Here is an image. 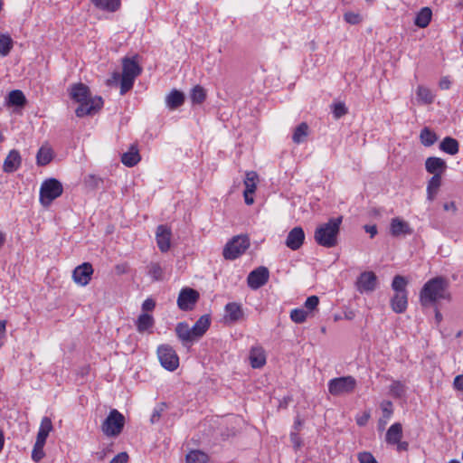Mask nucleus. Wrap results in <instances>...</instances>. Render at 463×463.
Masks as SVG:
<instances>
[{"instance_id": "obj_19", "label": "nucleus", "mask_w": 463, "mask_h": 463, "mask_svg": "<svg viewBox=\"0 0 463 463\" xmlns=\"http://www.w3.org/2000/svg\"><path fill=\"white\" fill-rule=\"evenodd\" d=\"M22 164V157L20 153L16 149H13L9 152L3 164V171L10 174L15 172Z\"/></svg>"}, {"instance_id": "obj_16", "label": "nucleus", "mask_w": 463, "mask_h": 463, "mask_svg": "<svg viewBox=\"0 0 463 463\" xmlns=\"http://www.w3.org/2000/svg\"><path fill=\"white\" fill-rule=\"evenodd\" d=\"M224 319L228 323H236L244 317L242 306L237 302H229L224 307Z\"/></svg>"}, {"instance_id": "obj_15", "label": "nucleus", "mask_w": 463, "mask_h": 463, "mask_svg": "<svg viewBox=\"0 0 463 463\" xmlns=\"http://www.w3.org/2000/svg\"><path fill=\"white\" fill-rule=\"evenodd\" d=\"M305 232L304 230L298 226L294 227L288 234L285 244L292 250H298L304 243Z\"/></svg>"}, {"instance_id": "obj_33", "label": "nucleus", "mask_w": 463, "mask_h": 463, "mask_svg": "<svg viewBox=\"0 0 463 463\" xmlns=\"http://www.w3.org/2000/svg\"><path fill=\"white\" fill-rule=\"evenodd\" d=\"M420 140L423 146H430L438 140V136L429 128H424L420 131Z\"/></svg>"}, {"instance_id": "obj_54", "label": "nucleus", "mask_w": 463, "mask_h": 463, "mask_svg": "<svg viewBox=\"0 0 463 463\" xmlns=\"http://www.w3.org/2000/svg\"><path fill=\"white\" fill-rule=\"evenodd\" d=\"M128 459V456L126 452H121L115 456L110 463H127Z\"/></svg>"}, {"instance_id": "obj_59", "label": "nucleus", "mask_w": 463, "mask_h": 463, "mask_svg": "<svg viewBox=\"0 0 463 463\" xmlns=\"http://www.w3.org/2000/svg\"><path fill=\"white\" fill-rule=\"evenodd\" d=\"M252 194L253 193H250V192H247V191L243 192L244 201H245V203L248 204V205L252 204L253 202H254L253 197L251 196Z\"/></svg>"}, {"instance_id": "obj_48", "label": "nucleus", "mask_w": 463, "mask_h": 463, "mask_svg": "<svg viewBox=\"0 0 463 463\" xmlns=\"http://www.w3.org/2000/svg\"><path fill=\"white\" fill-rule=\"evenodd\" d=\"M347 113L345 105L342 102H338L333 105V114L335 118L338 119Z\"/></svg>"}, {"instance_id": "obj_1", "label": "nucleus", "mask_w": 463, "mask_h": 463, "mask_svg": "<svg viewBox=\"0 0 463 463\" xmlns=\"http://www.w3.org/2000/svg\"><path fill=\"white\" fill-rule=\"evenodd\" d=\"M69 95L73 101L79 103L75 110V114L79 118L92 116L103 106L101 97H92L89 87L81 82L72 84L69 88Z\"/></svg>"}, {"instance_id": "obj_22", "label": "nucleus", "mask_w": 463, "mask_h": 463, "mask_svg": "<svg viewBox=\"0 0 463 463\" xmlns=\"http://www.w3.org/2000/svg\"><path fill=\"white\" fill-rule=\"evenodd\" d=\"M407 306L408 293L394 294V296L391 299L392 309L397 314L405 312V310L407 309Z\"/></svg>"}, {"instance_id": "obj_44", "label": "nucleus", "mask_w": 463, "mask_h": 463, "mask_svg": "<svg viewBox=\"0 0 463 463\" xmlns=\"http://www.w3.org/2000/svg\"><path fill=\"white\" fill-rule=\"evenodd\" d=\"M307 317V312L303 308H295L290 312V318L293 322L301 324L306 321Z\"/></svg>"}, {"instance_id": "obj_53", "label": "nucleus", "mask_w": 463, "mask_h": 463, "mask_svg": "<svg viewBox=\"0 0 463 463\" xmlns=\"http://www.w3.org/2000/svg\"><path fill=\"white\" fill-rule=\"evenodd\" d=\"M156 307V302L152 298H146L142 304L144 313L152 311Z\"/></svg>"}, {"instance_id": "obj_21", "label": "nucleus", "mask_w": 463, "mask_h": 463, "mask_svg": "<svg viewBox=\"0 0 463 463\" xmlns=\"http://www.w3.org/2000/svg\"><path fill=\"white\" fill-rule=\"evenodd\" d=\"M250 363L252 368H261L266 364V354L261 346H253L250 351Z\"/></svg>"}, {"instance_id": "obj_7", "label": "nucleus", "mask_w": 463, "mask_h": 463, "mask_svg": "<svg viewBox=\"0 0 463 463\" xmlns=\"http://www.w3.org/2000/svg\"><path fill=\"white\" fill-rule=\"evenodd\" d=\"M125 425V417L116 409H112L101 425L102 432L108 437L118 436Z\"/></svg>"}, {"instance_id": "obj_14", "label": "nucleus", "mask_w": 463, "mask_h": 463, "mask_svg": "<svg viewBox=\"0 0 463 463\" xmlns=\"http://www.w3.org/2000/svg\"><path fill=\"white\" fill-rule=\"evenodd\" d=\"M377 287V277L373 271H364L356 280L357 290L361 293L372 292Z\"/></svg>"}, {"instance_id": "obj_8", "label": "nucleus", "mask_w": 463, "mask_h": 463, "mask_svg": "<svg viewBox=\"0 0 463 463\" xmlns=\"http://www.w3.org/2000/svg\"><path fill=\"white\" fill-rule=\"evenodd\" d=\"M327 387L331 395L342 396L354 392L356 387V380L351 375L336 377L328 382Z\"/></svg>"}, {"instance_id": "obj_61", "label": "nucleus", "mask_w": 463, "mask_h": 463, "mask_svg": "<svg viewBox=\"0 0 463 463\" xmlns=\"http://www.w3.org/2000/svg\"><path fill=\"white\" fill-rule=\"evenodd\" d=\"M291 441L294 443L296 448H298L300 446V442L298 440V436L295 432H291L290 434Z\"/></svg>"}, {"instance_id": "obj_38", "label": "nucleus", "mask_w": 463, "mask_h": 463, "mask_svg": "<svg viewBox=\"0 0 463 463\" xmlns=\"http://www.w3.org/2000/svg\"><path fill=\"white\" fill-rule=\"evenodd\" d=\"M14 45L12 38L8 34H0V55L7 56Z\"/></svg>"}, {"instance_id": "obj_56", "label": "nucleus", "mask_w": 463, "mask_h": 463, "mask_svg": "<svg viewBox=\"0 0 463 463\" xmlns=\"http://www.w3.org/2000/svg\"><path fill=\"white\" fill-rule=\"evenodd\" d=\"M369 418H370V414L368 412H364L362 416H360L356 419L357 425L364 426L367 423Z\"/></svg>"}, {"instance_id": "obj_2", "label": "nucleus", "mask_w": 463, "mask_h": 463, "mask_svg": "<svg viewBox=\"0 0 463 463\" xmlns=\"http://www.w3.org/2000/svg\"><path fill=\"white\" fill-rule=\"evenodd\" d=\"M448 280L443 277L439 276L428 280L420 292L421 305L428 307L438 300L449 299V293L448 292Z\"/></svg>"}, {"instance_id": "obj_18", "label": "nucleus", "mask_w": 463, "mask_h": 463, "mask_svg": "<svg viewBox=\"0 0 463 463\" xmlns=\"http://www.w3.org/2000/svg\"><path fill=\"white\" fill-rule=\"evenodd\" d=\"M390 232L393 237H400L411 235L413 231L407 222L396 217L391 221Z\"/></svg>"}, {"instance_id": "obj_40", "label": "nucleus", "mask_w": 463, "mask_h": 463, "mask_svg": "<svg viewBox=\"0 0 463 463\" xmlns=\"http://www.w3.org/2000/svg\"><path fill=\"white\" fill-rule=\"evenodd\" d=\"M407 284L408 281L403 276L396 275L392 279V288L395 294L408 293L406 290Z\"/></svg>"}, {"instance_id": "obj_58", "label": "nucleus", "mask_w": 463, "mask_h": 463, "mask_svg": "<svg viewBox=\"0 0 463 463\" xmlns=\"http://www.w3.org/2000/svg\"><path fill=\"white\" fill-rule=\"evenodd\" d=\"M398 451H407L409 449V443L407 441H399L396 443Z\"/></svg>"}, {"instance_id": "obj_26", "label": "nucleus", "mask_w": 463, "mask_h": 463, "mask_svg": "<svg viewBox=\"0 0 463 463\" xmlns=\"http://www.w3.org/2000/svg\"><path fill=\"white\" fill-rule=\"evenodd\" d=\"M432 17V11L430 7H422L416 14L414 24L420 28L427 27Z\"/></svg>"}, {"instance_id": "obj_3", "label": "nucleus", "mask_w": 463, "mask_h": 463, "mask_svg": "<svg viewBox=\"0 0 463 463\" xmlns=\"http://www.w3.org/2000/svg\"><path fill=\"white\" fill-rule=\"evenodd\" d=\"M343 217L331 218L327 222L317 227L314 234L316 242L325 248H333L337 244Z\"/></svg>"}, {"instance_id": "obj_37", "label": "nucleus", "mask_w": 463, "mask_h": 463, "mask_svg": "<svg viewBox=\"0 0 463 463\" xmlns=\"http://www.w3.org/2000/svg\"><path fill=\"white\" fill-rule=\"evenodd\" d=\"M205 98L206 92L202 86L196 85L191 90L190 99L193 103L201 104L204 101Z\"/></svg>"}, {"instance_id": "obj_34", "label": "nucleus", "mask_w": 463, "mask_h": 463, "mask_svg": "<svg viewBox=\"0 0 463 463\" xmlns=\"http://www.w3.org/2000/svg\"><path fill=\"white\" fill-rule=\"evenodd\" d=\"M416 96L418 100L422 104H431L434 100V96L430 90L421 85L418 86Z\"/></svg>"}, {"instance_id": "obj_23", "label": "nucleus", "mask_w": 463, "mask_h": 463, "mask_svg": "<svg viewBox=\"0 0 463 463\" xmlns=\"http://www.w3.org/2000/svg\"><path fill=\"white\" fill-rule=\"evenodd\" d=\"M402 437V426L401 423L396 422L391 425L385 435V441L390 445L398 443Z\"/></svg>"}, {"instance_id": "obj_41", "label": "nucleus", "mask_w": 463, "mask_h": 463, "mask_svg": "<svg viewBox=\"0 0 463 463\" xmlns=\"http://www.w3.org/2000/svg\"><path fill=\"white\" fill-rule=\"evenodd\" d=\"M258 175L255 172H248L244 180L245 190L250 193H254L256 190V179Z\"/></svg>"}, {"instance_id": "obj_35", "label": "nucleus", "mask_w": 463, "mask_h": 463, "mask_svg": "<svg viewBox=\"0 0 463 463\" xmlns=\"http://www.w3.org/2000/svg\"><path fill=\"white\" fill-rule=\"evenodd\" d=\"M308 135V126L303 122L299 124L294 130L292 139L296 144L302 143Z\"/></svg>"}, {"instance_id": "obj_27", "label": "nucleus", "mask_w": 463, "mask_h": 463, "mask_svg": "<svg viewBox=\"0 0 463 463\" xmlns=\"http://www.w3.org/2000/svg\"><path fill=\"white\" fill-rule=\"evenodd\" d=\"M439 149L444 153L454 156L458 153L459 144L457 139L446 137L439 144Z\"/></svg>"}, {"instance_id": "obj_50", "label": "nucleus", "mask_w": 463, "mask_h": 463, "mask_svg": "<svg viewBox=\"0 0 463 463\" xmlns=\"http://www.w3.org/2000/svg\"><path fill=\"white\" fill-rule=\"evenodd\" d=\"M441 184V176L439 175H433L428 182L427 190H434L438 192Z\"/></svg>"}, {"instance_id": "obj_24", "label": "nucleus", "mask_w": 463, "mask_h": 463, "mask_svg": "<svg viewBox=\"0 0 463 463\" xmlns=\"http://www.w3.org/2000/svg\"><path fill=\"white\" fill-rule=\"evenodd\" d=\"M210 324V317L208 315L202 316L192 326L194 335H196V337L200 339L208 330Z\"/></svg>"}, {"instance_id": "obj_5", "label": "nucleus", "mask_w": 463, "mask_h": 463, "mask_svg": "<svg viewBox=\"0 0 463 463\" xmlns=\"http://www.w3.org/2000/svg\"><path fill=\"white\" fill-rule=\"evenodd\" d=\"M63 193L61 183L56 178L45 179L40 187L39 200L43 206L49 207Z\"/></svg>"}, {"instance_id": "obj_62", "label": "nucleus", "mask_w": 463, "mask_h": 463, "mask_svg": "<svg viewBox=\"0 0 463 463\" xmlns=\"http://www.w3.org/2000/svg\"><path fill=\"white\" fill-rule=\"evenodd\" d=\"M6 240V235L5 232H0V249L4 246Z\"/></svg>"}, {"instance_id": "obj_20", "label": "nucleus", "mask_w": 463, "mask_h": 463, "mask_svg": "<svg viewBox=\"0 0 463 463\" xmlns=\"http://www.w3.org/2000/svg\"><path fill=\"white\" fill-rule=\"evenodd\" d=\"M425 168L428 173L433 175L437 174L441 176L447 169V164L445 160L440 157L430 156L425 161Z\"/></svg>"}, {"instance_id": "obj_32", "label": "nucleus", "mask_w": 463, "mask_h": 463, "mask_svg": "<svg viewBox=\"0 0 463 463\" xmlns=\"http://www.w3.org/2000/svg\"><path fill=\"white\" fill-rule=\"evenodd\" d=\"M7 103L9 106L23 107L26 103V99L22 90H14L9 92Z\"/></svg>"}, {"instance_id": "obj_17", "label": "nucleus", "mask_w": 463, "mask_h": 463, "mask_svg": "<svg viewBox=\"0 0 463 463\" xmlns=\"http://www.w3.org/2000/svg\"><path fill=\"white\" fill-rule=\"evenodd\" d=\"M171 230L165 225H159L156 228V240L159 250L166 252L171 246Z\"/></svg>"}, {"instance_id": "obj_13", "label": "nucleus", "mask_w": 463, "mask_h": 463, "mask_svg": "<svg viewBox=\"0 0 463 463\" xmlns=\"http://www.w3.org/2000/svg\"><path fill=\"white\" fill-rule=\"evenodd\" d=\"M175 331L182 345L186 348H190L198 340L196 335H194L192 327L186 322L177 323Z\"/></svg>"}, {"instance_id": "obj_11", "label": "nucleus", "mask_w": 463, "mask_h": 463, "mask_svg": "<svg viewBox=\"0 0 463 463\" xmlns=\"http://www.w3.org/2000/svg\"><path fill=\"white\" fill-rule=\"evenodd\" d=\"M269 278V269L266 267L260 266L250 272L247 283L251 289H258L268 282Z\"/></svg>"}, {"instance_id": "obj_45", "label": "nucleus", "mask_w": 463, "mask_h": 463, "mask_svg": "<svg viewBox=\"0 0 463 463\" xmlns=\"http://www.w3.org/2000/svg\"><path fill=\"white\" fill-rule=\"evenodd\" d=\"M45 442L39 443V440L36 439L33 451H32V458L35 462H39L43 457V447Z\"/></svg>"}, {"instance_id": "obj_31", "label": "nucleus", "mask_w": 463, "mask_h": 463, "mask_svg": "<svg viewBox=\"0 0 463 463\" xmlns=\"http://www.w3.org/2000/svg\"><path fill=\"white\" fill-rule=\"evenodd\" d=\"M154 317L147 313L140 314L136 321L137 329L139 333H144L148 330L154 326Z\"/></svg>"}, {"instance_id": "obj_4", "label": "nucleus", "mask_w": 463, "mask_h": 463, "mask_svg": "<svg viewBox=\"0 0 463 463\" xmlns=\"http://www.w3.org/2000/svg\"><path fill=\"white\" fill-rule=\"evenodd\" d=\"M142 69L135 58L125 57L122 60V74L114 72L113 80L120 79V94L124 95L129 91L134 85L136 78L141 73Z\"/></svg>"}, {"instance_id": "obj_36", "label": "nucleus", "mask_w": 463, "mask_h": 463, "mask_svg": "<svg viewBox=\"0 0 463 463\" xmlns=\"http://www.w3.org/2000/svg\"><path fill=\"white\" fill-rule=\"evenodd\" d=\"M52 159V152L51 148L42 146L36 155V162L38 165H46Z\"/></svg>"}, {"instance_id": "obj_52", "label": "nucleus", "mask_w": 463, "mask_h": 463, "mask_svg": "<svg viewBox=\"0 0 463 463\" xmlns=\"http://www.w3.org/2000/svg\"><path fill=\"white\" fill-rule=\"evenodd\" d=\"M358 460L360 463H378L370 452L365 451L358 454Z\"/></svg>"}, {"instance_id": "obj_9", "label": "nucleus", "mask_w": 463, "mask_h": 463, "mask_svg": "<svg viewBox=\"0 0 463 463\" xmlns=\"http://www.w3.org/2000/svg\"><path fill=\"white\" fill-rule=\"evenodd\" d=\"M157 356L161 365L173 372L179 366V357L176 352L169 345H161L157 348Z\"/></svg>"}, {"instance_id": "obj_49", "label": "nucleus", "mask_w": 463, "mask_h": 463, "mask_svg": "<svg viewBox=\"0 0 463 463\" xmlns=\"http://www.w3.org/2000/svg\"><path fill=\"white\" fill-rule=\"evenodd\" d=\"M344 20L350 24H358L361 23L362 17L357 13L346 12L344 14Z\"/></svg>"}, {"instance_id": "obj_64", "label": "nucleus", "mask_w": 463, "mask_h": 463, "mask_svg": "<svg viewBox=\"0 0 463 463\" xmlns=\"http://www.w3.org/2000/svg\"><path fill=\"white\" fill-rule=\"evenodd\" d=\"M444 209L448 211L449 209H456V207H455L454 203H445Z\"/></svg>"}, {"instance_id": "obj_46", "label": "nucleus", "mask_w": 463, "mask_h": 463, "mask_svg": "<svg viewBox=\"0 0 463 463\" xmlns=\"http://www.w3.org/2000/svg\"><path fill=\"white\" fill-rule=\"evenodd\" d=\"M165 403L162 402L155 407L152 415L150 417V422L156 424L160 420L163 411H165Z\"/></svg>"}, {"instance_id": "obj_47", "label": "nucleus", "mask_w": 463, "mask_h": 463, "mask_svg": "<svg viewBox=\"0 0 463 463\" xmlns=\"http://www.w3.org/2000/svg\"><path fill=\"white\" fill-rule=\"evenodd\" d=\"M381 409L383 411V418L389 420L392 415V403L390 401H384L381 403Z\"/></svg>"}, {"instance_id": "obj_60", "label": "nucleus", "mask_w": 463, "mask_h": 463, "mask_svg": "<svg viewBox=\"0 0 463 463\" xmlns=\"http://www.w3.org/2000/svg\"><path fill=\"white\" fill-rule=\"evenodd\" d=\"M439 87L442 90L449 89V87H450V80L447 77L442 78L440 80V81H439Z\"/></svg>"}, {"instance_id": "obj_10", "label": "nucleus", "mask_w": 463, "mask_h": 463, "mask_svg": "<svg viewBox=\"0 0 463 463\" xmlns=\"http://www.w3.org/2000/svg\"><path fill=\"white\" fill-rule=\"evenodd\" d=\"M199 299V293L193 288H185L179 293L177 306L181 310H192Z\"/></svg>"}, {"instance_id": "obj_51", "label": "nucleus", "mask_w": 463, "mask_h": 463, "mask_svg": "<svg viewBox=\"0 0 463 463\" xmlns=\"http://www.w3.org/2000/svg\"><path fill=\"white\" fill-rule=\"evenodd\" d=\"M319 304L318 297L313 295L308 297L305 301V307L309 311H312L317 308Z\"/></svg>"}, {"instance_id": "obj_55", "label": "nucleus", "mask_w": 463, "mask_h": 463, "mask_svg": "<svg viewBox=\"0 0 463 463\" xmlns=\"http://www.w3.org/2000/svg\"><path fill=\"white\" fill-rule=\"evenodd\" d=\"M453 386L456 390L463 392V374L457 375L454 378Z\"/></svg>"}, {"instance_id": "obj_30", "label": "nucleus", "mask_w": 463, "mask_h": 463, "mask_svg": "<svg viewBox=\"0 0 463 463\" xmlns=\"http://www.w3.org/2000/svg\"><path fill=\"white\" fill-rule=\"evenodd\" d=\"M165 101L170 109H175L184 104V95L183 92L174 90L167 95Z\"/></svg>"}, {"instance_id": "obj_39", "label": "nucleus", "mask_w": 463, "mask_h": 463, "mask_svg": "<svg viewBox=\"0 0 463 463\" xmlns=\"http://www.w3.org/2000/svg\"><path fill=\"white\" fill-rule=\"evenodd\" d=\"M208 456L200 450H192L186 455V463H206Z\"/></svg>"}, {"instance_id": "obj_28", "label": "nucleus", "mask_w": 463, "mask_h": 463, "mask_svg": "<svg viewBox=\"0 0 463 463\" xmlns=\"http://www.w3.org/2000/svg\"><path fill=\"white\" fill-rule=\"evenodd\" d=\"M141 157L138 153V150L136 146H131L129 150L124 153L121 156V162L128 167L135 166L139 161Z\"/></svg>"}, {"instance_id": "obj_25", "label": "nucleus", "mask_w": 463, "mask_h": 463, "mask_svg": "<svg viewBox=\"0 0 463 463\" xmlns=\"http://www.w3.org/2000/svg\"><path fill=\"white\" fill-rule=\"evenodd\" d=\"M90 2L96 8L109 13L118 11L121 5L120 0H90Z\"/></svg>"}, {"instance_id": "obj_57", "label": "nucleus", "mask_w": 463, "mask_h": 463, "mask_svg": "<svg viewBox=\"0 0 463 463\" xmlns=\"http://www.w3.org/2000/svg\"><path fill=\"white\" fill-rule=\"evenodd\" d=\"M364 230L367 233L370 234L371 238L374 237L377 234L376 225H365Z\"/></svg>"}, {"instance_id": "obj_43", "label": "nucleus", "mask_w": 463, "mask_h": 463, "mask_svg": "<svg viewBox=\"0 0 463 463\" xmlns=\"http://www.w3.org/2000/svg\"><path fill=\"white\" fill-rule=\"evenodd\" d=\"M390 392L392 396L401 398L405 394V385L400 381H393L390 386Z\"/></svg>"}, {"instance_id": "obj_6", "label": "nucleus", "mask_w": 463, "mask_h": 463, "mask_svg": "<svg viewBox=\"0 0 463 463\" xmlns=\"http://www.w3.org/2000/svg\"><path fill=\"white\" fill-rule=\"evenodd\" d=\"M249 247V237L247 235H237L226 243L222 255L225 260H233L242 255Z\"/></svg>"}, {"instance_id": "obj_63", "label": "nucleus", "mask_w": 463, "mask_h": 463, "mask_svg": "<svg viewBox=\"0 0 463 463\" xmlns=\"http://www.w3.org/2000/svg\"><path fill=\"white\" fill-rule=\"evenodd\" d=\"M437 192H434V190H427V195L428 199L430 201H432L436 195Z\"/></svg>"}, {"instance_id": "obj_42", "label": "nucleus", "mask_w": 463, "mask_h": 463, "mask_svg": "<svg viewBox=\"0 0 463 463\" xmlns=\"http://www.w3.org/2000/svg\"><path fill=\"white\" fill-rule=\"evenodd\" d=\"M163 269L161 268L159 263L152 262L148 266V275L154 280H161L163 279Z\"/></svg>"}, {"instance_id": "obj_29", "label": "nucleus", "mask_w": 463, "mask_h": 463, "mask_svg": "<svg viewBox=\"0 0 463 463\" xmlns=\"http://www.w3.org/2000/svg\"><path fill=\"white\" fill-rule=\"evenodd\" d=\"M52 430V423L49 417H43L41 420L40 428L37 433L36 439L39 443L46 442V439Z\"/></svg>"}, {"instance_id": "obj_12", "label": "nucleus", "mask_w": 463, "mask_h": 463, "mask_svg": "<svg viewBox=\"0 0 463 463\" xmlns=\"http://www.w3.org/2000/svg\"><path fill=\"white\" fill-rule=\"evenodd\" d=\"M93 268L90 262H84L77 266L72 272L73 281L81 287L87 286L93 274Z\"/></svg>"}]
</instances>
